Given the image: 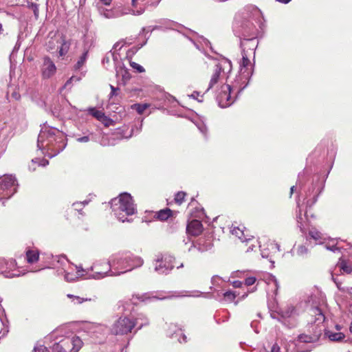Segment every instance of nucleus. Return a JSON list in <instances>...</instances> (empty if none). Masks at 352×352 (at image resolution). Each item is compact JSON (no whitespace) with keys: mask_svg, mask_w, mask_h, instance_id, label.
<instances>
[{"mask_svg":"<svg viewBox=\"0 0 352 352\" xmlns=\"http://www.w3.org/2000/svg\"><path fill=\"white\" fill-rule=\"evenodd\" d=\"M111 204L113 210L117 214L124 212L126 215H132L136 212L132 197L127 192L122 193L118 198L113 199Z\"/></svg>","mask_w":352,"mask_h":352,"instance_id":"3","label":"nucleus"},{"mask_svg":"<svg viewBox=\"0 0 352 352\" xmlns=\"http://www.w3.org/2000/svg\"><path fill=\"white\" fill-rule=\"evenodd\" d=\"M83 207L84 204L82 203H74L72 207L67 210V219H69V217L76 216L78 214H83Z\"/></svg>","mask_w":352,"mask_h":352,"instance_id":"16","label":"nucleus"},{"mask_svg":"<svg viewBox=\"0 0 352 352\" xmlns=\"http://www.w3.org/2000/svg\"><path fill=\"white\" fill-rule=\"evenodd\" d=\"M78 142H87L89 141V138L88 136H83L77 139Z\"/></svg>","mask_w":352,"mask_h":352,"instance_id":"42","label":"nucleus"},{"mask_svg":"<svg viewBox=\"0 0 352 352\" xmlns=\"http://www.w3.org/2000/svg\"><path fill=\"white\" fill-rule=\"evenodd\" d=\"M130 66L136 69L139 73L144 72L145 71L144 68L135 62H130Z\"/></svg>","mask_w":352,"mask_h":352,"instance_id":"33","label":"nucleus"},{"mask_svg":"<svg viewBox=\"0 0 352 352\" xmlns=\"http://www.w3.org/2000/svg\"><path fill=\"white\" fill-rule=\"evenodd\" d=\"M89 112L94 118H96L99 121L105 115L102 111L96 110L94 108L90 109Z\"/></svg>","mask_w":352,"mask_h":352,"instance_id":"27","label":"nucleus"},{"mask_svg":"<svg viewBox=\"0 0 352 352\" xmlns=\"http://www.w3.org/2000/svg\"><path fill=\"white\" fill-rule=\"evenodd\" d=\"M250 64V60L247 56H243L241 60V65L243 67H248Z\"/></svg>","mask_w":352,"mask_h":352,"instance_id":"39","label":"nucleus"},{"mask_svg":"<svg viewBox=\"0 0 352 352\" xmlns=\"http://www.w3.org/2000/svg\"><path fill=\"white\" fill-rule=\"evenodd\" d=\"M70 45V41H67L64 35L56 33L52 36L49 35L48 41L46 43L47 51L54 53L58 50L59 56H65L68 52Z\"/></svg>","mask_w":352,"mask_h":352,"instance_id":"4","label":"nucleus"},{"mask_svg":"<svg viewBox=\"0 0 352 352\" xmlns=\"http://www.w3.org/2000/svg\"><path fill=\"white\" fill-rule=\"evenodd\" d=\"M296 254L298 256H303L305 254H307L308 252V249L303 245H298L296 248Z\"/></svg>","mask_w":352,"mask_h":352,"instance_id":"30","label":"nucleus"},{"mask_svg":"<svg viewBox=\"0 0 352 352\" xmlns=\"http://www.w3.org/2000/svg\"><path fill=\"white\" fill-rule=\"evenodd\" d=\"M100 122H101L105 127H108L113 123V121L105 115L102 118Z\"/></svg>","mask_w":352,"mask_h":352,"instance_id":"31","label":"nucleus"},{"mask_svg":"<svg viewBox=\"0 0 352 352\" xmlns=\"http://www.w3.org/2000/svg\"><path fill=\"white\" fill-rule=\"evenodd\" d=\"M143 263V261L140 258H136V264L135 266H140Z\"/></svg>","mask_w":352,"mask_h":352,"instance_id":"45","label":"nucleus"},{"mask_svg":"<svg viewBox=\"0 0 352 352\" xmlns=\"http://www.w3.org/2000/svg\"><path fill=\"white\" fill-rule=\"evenodd\" d=\"M271 352H280V349L277 344H274L271 349Z\"/></svg>","mask_w":352,"mask_h":352,"instance_id":"43","label":"nucleus"},{"mask_svg":"<svg viewBox=\"0 0 352 352\" xmlns=\"http://www.w3.org/2000/svg\"><path fill=\"white\" fill-rule=\"evenodd\" d=\"M133 298H135L136 299L139 300L141 302H146L147 300H151L152 299H155V297H150L147 296L146 295H135L133 296Z\"/></svg>","mask_w":352,"mask_h":352,"instance_id":"32","label":"nucleus"},{"mask_svg":"<svg viewBox=\"0 0 352 352\" xmlns=\"http://www.w3.org/2000/svg\"><path fill=\"white\" fill-rule=\"evenodd\" d=\"M18 184L15 177L5 175L0 177V199H9L16 192Z\"/></svg>","mask_w":352,"mask_h":352,"instance_id":"6","label":"nucleus"},{"mask_svg":"<svg viewBox=\"0 0 352 352\" xmlns=\"http://www.w3.org/2000/svg\"><path fill=\"white\" fill-rule=\"evenodd\" d=\"M48 160L45 159H35L32 160L31 164L29 165V168L35 170L37 166H45L48 164Z\"/></svg>","mask_w":352,"mask_h":352,"instance_id":"19","label":"nucleus"},{"mask_svg":"<svg viewBox=\"0 0 352 352\" xmlns=\"http://www.w3.org/2000/svg\"><path fill=\"white\" fill-rule=\"evenodd\" d=\"M38 146L58 153L64 149L66 142L58 131L51 129L41 131L38 138Z\"/></svg>","mask_w":352,"mask_h":352,"instance_id":"1","label":"nucleus"},{"mask_svg":"<svg viewBox=\"0 0 352 352\" xmlns=\"http://www.w3.org/2000/svg\"><path fill=\"white\" fill-rule=\"evenodd\" d=\"M187 194L184 191H179L175 195L174 201L177 205H182L186 201Z\"/></svg>","mask_w":352,"mask_h":352,"instance_id":"23","label":"nucleus"},{"mask_svg":"<svg viewBox=\"0 0 352 352\" xmlns=\"http://www.w3.org/2000/svg\"><path fill=\"white\" fill-rule=\"evenodd\" d=\"M131 1H132V6H135V3H136V1H137L138 0H131Z\"/></svg>","mask_w":352,"mask_h":352,"instance_id":"50","label":"nucleus"},{"mask_svg":"<svg viewBox=\"0 0 352 352\" xmlns=\"http://www.w3.org/2000/svg\"><path fill=\"white\" fill-rule=\"evenodd\" d=\"M175 212L168 208L160 210L157 211L154 214V218L157 220L164 221L169 218L173 217Z\"/></svg>","mask_w":352,"mask_h":352,"instance_id":"15","label":"nucleus"},{"mask_svg":"<svg viewBox=\"0 0 352 352\" xmlns=\"http://www.w3.org/2000/svg\"><path fill=\"white\" fill-rule=\"evenodd\" d=\"M34 352H50V351L45 346L41 344L34 348Z\"/></svg>","mask_w":352,"mask_h":352,"instance_id":"37","label":"nucleus"},{"mask_svg":"<svg viewBox=\"0 0 352 352\" xmlns=\"http://www.w3.org/2000/svg\"><path fill=\"white\" fill-rule=\"evenodd\" d=\"M150 105L148 104H135L133 106V109H135L139 114H142L144 111L148 108Z\"/></svg>","mask_w":352,"mask_h":352,"instance_id":"25","label":"nucleus"},{"mask_svg":"<svg viewBox=\"0 0 352 352\" xmlns=\"http://www.w3.org/2000/svg\"><path fill=\"white\" fill-rule=\"evenodd\" d=\"M232 234L239 239V242L241 241H244L245 238H248L247 235L244 233V230L241 229L239 227H234L232 230Z\"/></svg>","mask_w":352,"mask_h":352,"instance_id":"21","label":"nucleus"},{"mask_svg":"<svg viewBox=\"0 0 352 352\" xmlns=\"http://www.w3.org/2000/svg\"><path fill=\"white\" fill-rule=\"evenodd\" d=\"M3 31V27H2V24L0 23V34Z\"/></svg>","mask_w":352,"mask_h":352,"instance_id":"51","label":"nucleus"},{"mask_svg":"<svg viewBox=\"0 0 352 352\" xmlns=\"http://www.w3.org/2000/svg\"><path fill=\"white\" fill-rule=\"evenodd\" d=\"M67 298H69V299L72 300V302L74 304V305H80L83 302H91V301H94L95 299H93V298H84V297H80V296H74L73 294H68L67 295Z\"/></svg>","mask_w":352,"mask_h":352,"instance_id":"17","label":"nucleus"},{"mask_svg":"<svg viewBox=\"0 0 352 352\" xmlns=\"http://www.w3.org/2000/svg\"><path fill=\"white\" fill-rule=\"evenodd\" d=\"M256 279L254 276H250L245 279V285L247 286H251L255 283Z\"/></svg>","mask_w":352,"mask_h":352,"instance_id":"38","label":"nucleus"},{"mask_svg":"<svg viewBox=\"0 0 352 352\" xmlns=\"http://www.w3.org/2000/svg\"><path fill=\"white\" fill-rule=\"evenodd\" d=\"M56 68L52 60L45 57L44 58L43 75L45 78H50L56 72Z\"/></svg>","mask_w":352,"mask_h":352,"instance_id":"13","label":"nucleus"},{"mask_svg":"<svg viewBox=\"0 0 352 352\" xmlns=\"http://www.w3.org/2000/svg\"><path fill=\"white\" fill-rule=\"evenodd\" d=\"M309 236L316 241L322 239L321 233L315 228H312L309 231Z\"/></svg>","mask_w":352,"mask_h":352,"instance_id":"26","label":"nucleus"},{"mask_svg":"<svg viewBox=\"0 0 352 352\" xmlns=\"http://www.w3.org/2000/svg\"><path fill=\"white\" fill-rule=\"evenodd\" d=\"M242 285H243V283L240 280H234L232 283V286L235 288H240V287H241Z\"/></svg>","mask_w":352,"mask_h":352,"instance_id":"40","label":"nucleus"},{"mask_svg":"<svg viewBox=\"0 0 352 352\" xmlns=\"http://www.w3.org/2000/svg\"><path fill=\"white\" fill-rule=\"evenodd\" d=\"M175 258L168 256L157 260L155 264V270L159 274H166L174 267Z\"/></svg>","mask_w":352,"mask_h":352,"instance_id":"8","label":"nucleus"},{"mask_svg":"<svg viewBox=\"0 0 352 352\" xmlns=\"http://www.w3.org/2000/svg\"><path fill=\"white\" fill-rule=\"evenodd\" d=\"M338 265L344 273L349 274L352 272V265L344 260L340 261Z\"/></svg>","mask_w":352,"mask_h":352,"instance_id":"22","label":"nucleus"},{"mask_svg":"<svg viewBox=\"0 0 352 352\" xmlns=\"http://www.w3.org/2000/svg\"><path fill=\"white\" fill-rule=\"evenodd\" d=\"M204 228L201 222L197 219L190 221L186 226V233L188 235L197 236L201 234Z\"/></svg>","mask_w":352,"mask_h":352,"instance_id":"11","label":"nucleus"},{"mask_svg":"<svg viewBox=\"0 0 352 352\" xmlns=\"http://www.w3.org/2000/svg\"><path fill=\"white\" fill-rule=\"evenodd\" d=\"M40 257V252L38 249H28L25 252V260L28 264L36 263Z\"/></svg>","mask_w":352,"mask_h":352,"instance_id":"14","label":"nucleus"},{"mask_svg":"<svg viewBox=\"0 0 352 352\" xmlns=\"http://www.w3.org/2000/svg\"><path fill=\"white\" fill-rule=\"evenodd\" d=\"M296 312L294 307L289 305L284 308L280 309L279 314L283 318H287L292 317Z\"/></svg>","mask_w":352,"mask_h":352,"instance_id":"18","label":"nucleus"},{"mask_svg":"<svg viewBox=\"0 0 352 352\" xmlns=\"http://www.w3.org/2000/svg\"><path fill=\"white\" fill-rule=\"evenodd\" d=\"M310 316L311 318L308 321L311 323L314 322L316 324L311 326L313 333L311 334L302 333L299 335L298 338L301 342L312 343L317 342L322 334V330L319 327V324L322 323L325 319L322 310L318 307L311 308L310 310Z\"/></svg>","mask_w":352,"mask_h":352,"instance_id":"2","label":"nucleus"},{"mask_svg":"<svg viewBox=\"0 0 352 352\" xmlns=\"http://www.w3.org/2000/svg\"><path fill=\"white\" fill-rule=\"evenodd\" d=\"M294 188V186H292V187H291V188H290L291 194H292V193H293Z\"/></svg>","mask_w":352,"mask_h":352,"instance_id":"52","label":"nucleus"},{"mask_svg":"<svg viewBox=\"0 0 352 352\" xmlns=\"http://www.w3.org/2000/svg\"><path fill=\"white\" fill-rule=\"evenodd\" d=\"M13 275H14V276H19V274H13Z\"/></svg>","mask_w":352,"mask_h":352,"instance_id":"54","label":"nucleus"},{"mask_svg":"<svg viewBox=\"0 0 352 352\" xmlns=\"http://www.w3.org/2000/svg\"><path fill=\"white\" fill-rule=\"evenodd\" d=\"M257 241L254 236L245 238L244 241L238 243L237 247L241 252L248 253L251 251H254L256 248Z\"/></svg>","mask_w":352,"mask_h":352,"instance_id":"10","label":"nucleus"},{"mask_svg":"<svg viewBox=\"0 0 352 352\" xmlns=\"http://www.w3.org/2000/svg\"><path fill=\"white\" fill-rule=\"evenodd\" d=\"M333 279L334 283L336 284V285H337L338 288L339 289H341V287H340V285H341V283H340L337 282V280H336V278H333Z\"/></svg>","mask_w":352,"mask_h":352,"instance_id":"48","label":"nucleus"},{"mask_svg":"<svg viewBox=\"0 0 352 352\" xmlns=\"http://www.w3.org/2000/svg\"><path fill=\"white\" fill-rule=\"evenodd\" d=\"M231 87L229 85L221 86V90L217 97V100L221 107L225 108L230 106L232 101L230 96Z\"/></svg>","mask_w":352,"mask_h":352,"instance_id":"9","label":"nucleus"},{"mask_svg":"<svg viewBox=\"0 0 352 352\" xmlns=\"http://www.w3.org/2000/svg\"><path fill=\"white\" fill-rule=\"evenodd\" d=\"M210 72L211 73V77L208 89H211L217 83L221 74L223 73V69L219 63H215L214 65L211 66Z\"/></svg>","mask_w":352,"mask_h":352,"instance_id":"12","label":"nucleus"},{"mask_svg":"<svg viewBox=\"0 0 352 352\" xmlns=\"http://www.w3.org/2000/svg\"><path fill=\"white\" fill-rule=\"evenodd\" d=\"M7 263H8V264L6 265V270H13L14 269H15L16 266V263L15 260L10 259V261H8Z\"/></svg>","mask_w":352,"mask_h":352,"instance_id":"35","label":"nucleus"},{"mask_svg":"<svg viewBox=\"0 0 352 352\" xmlns=\"http://www.w3.org/2000/svg\"><path fill=\"white\" fill-rule=\"evenodd\" d=\"M183 267V263H181L179 265L177 266V268Z\"/></svg>","mask_w":352,"mask_h":352,"instance_id":"53","label":"nucleus"},{"mask_svg":"<svg viewBox=\"0 0 352 352\" xmlns=\"http://www.w3.org/2000/svg\"><path fill=\"white\" fill-rule=\"evenodd\" d=\"M31 6L32 8V10H33L34 15L36 16V17H37L38 15V6L36 4H33V3L31 5Z\"/></svg>","mask_w":352,"mask_h":352,"instance_id":"41","label":"nucleus"},{"mask_svg":"<svg viewBox=\"0 0 352 352\" xmlns=\"http://www.w3.org/2000/svg\"><path fill=\"white\" fill-rule=\"evenodd\" d=\"M328 337H329V340L331 341L339 342V341L342 340L345 338V336L343 333H341V332H338V333L329 332Z\"/></svg>","mask_w":352,"mask_h":352,"instance_id":"24","label":"nucleus"},{"mask_svg":"<svg viewBox=\"0 0 352 352\" xmlns=\"http://www.w3.org/2000/svg\"><path fill=\"white\" fill-rule=\"evenodd\" d=\"M103 265L105 267V271L100 270L98 265H96L94 266V268L96 269V273H98L99 274H107V272L110 270V266H109V263H104Z\"/></svg>","mask_w":352,"mask_h":352,"instance_id":"29","label":"nucleus"},{"mask_svg":"<svg viewBox=\"0 0 352 352\" xmlns=\"http://www.w3.org/2000/svg\"><path fill=\"white\" fill-rule=\"evenodd\" d=\"M111 94H115L116 89L113 86H111Z\"/></svg>","mask_w":352,"mask_h":352,"instance_id":"49","label":"nucleus"},{"mask_svg":"<svg viewBox=\"0 0 352 352\" xmlns=\"http://www.w3.org/2000/svg\"><path fill=\"white\" fill-rule=\"evenodd\" d=\"M42 268L41 267H33L32 269H29V267L28 266H25V267H23V276L28 273V272H38L41 270Z\"/></svg>","mask_w":352,"mask_h":352,"instance_id":"34","label":"nucleus"},{"mask_svg":"<svg viewBox=\"0 0 352 352\" xmlns=\"http://www.w3.org/2000/svg\"><path fill=\"white\" fill-rule=\"evenodd\" d=\"M223 296L226 300L232 302L236 298V294L232 291H228L223 294Z\"/></svg>","mask_w":352,"mask_h":352,"instance_id":"28","label":"nucleus"},{"mask_svg":"<svg viewBox=\"0 0 352 352\" xmlns=\"http://www.w3.org/2000/svg\"><path fill=\"white\" fill-rule=\"evenodd\" d=\"M88 53L89 50L85 48L82 54L80 56L78 60L77 61L75 65L76 69H80L84 65L87 60Z\"/></svg>","mask_w":352,"mask_h":352,"instance_id":"20","label":"nucleus"},{"mask_svg":"<svg viewBox=\"0 0 352 352\" xmlns=\"http://www.w3.org/2000/svg\"><path fill=\"white\" fill-rule=\"evenodd\" d=\"M12 97L16 100H19L21 98V96H20V94L19 93H17V92H15L14 91L12 94Z\"/></svg>","mask_w":352,"mask_h":352,"instance_id":"44","label":"nucleus"},{"mask_svg":"<svg viewBox=\"0 0 352 352\" xmlns=\"http://www.w3.org/2000/svg\"><path fill=\"white\" fill-rule=\"evenodd\" d=\"M20 43L17 42L14 47V50H13V52H12V54H14V52H17L19 48H20Z\"/></svg>","mask_w":352,"mask_h":352,"instance_id":"46","label":"nucleus"},{"mask_svg":"<svg viewBox=\"0 0 352 352\" xmlns=\"http://www.w3.org/2000/svg\"><path fill=\"white\" fill-rule=\"evenodd\" d=\"M83 342L78 336L62 340L53 346L54 352H78Z\"/></svg>","mask_w":352,"mask_h":352,"instance_id":"5","label":"nucleus"},{"mask_svg":"<svg viewBox=\"0 0 352 352\" xmlns=\"http://www.w3.org/2000/svg\"><path fill=\"white\" fill-rule=\"evenodd\" d=\"M112 0H100L104 5L109 6L111 4Z\"/></svg>","mask_w":352,"mask_h":352,"instance_id":"47","label":"nucleus"},{"mask_svg":"<svg viewBox=\"0 0 352 352\" xmlns=\"http://www.w3.org/2000/svg\"><path fill=\"white\" fill-rule=\"evenodd\" d=\"M135 319L128 317L119 318L112 325L111 332L113 335H126L136 326Z\"/></svg>","mask_w":352,"mask_h":352,"instance_id":"7","label":"nucleus"},{"mask_svg":"<svg viewBox=\"0 0 352 352\" xmlns=\"http://www.w3.org/2000/svg\"><path fill=\"white\" fill-rule=\"evenodd\" d=\"M8 264L4 258H0V273L6 271V265Z\"/></svg>","mask_w":352,"mask_h":352,"instance_id":"36","label":"nucleus"}]
</instances>
